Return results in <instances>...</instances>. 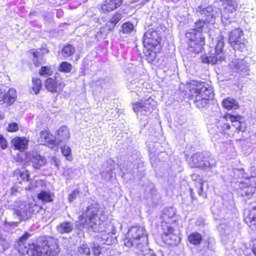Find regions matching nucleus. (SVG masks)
I'll return each instance as SVG.
<instances>
[{
  "instance_id": "1",
  "label": "nucleus",
  "mask_w": 256,
  "mask_h": 256,
  "mask_svg": "<svg viewBox=\"0 0 256 256\" xmlns=\"http://www.w3.org/2000/svg\"><path fill=\"white\" fill-rule=\"evenodd\" d=\"M30 236L28 232H24L18 240V250L20 254L30 256H56L59 254V246L52 237L40 236L36 242L28 244L27 247L25 242Z\"/></svg>"
},
{
  "instance_id": "2",
  "label": "nucleus",
  "mask_w": 256,
  "mask_h": 256,
  "mask_svg": "<svg viewBox=\"0 0 256 256\" xmlns=\"http://www.w3.org/2000/svg\"><path fill=\"white\" fill-rule=\"evenodd\" d=\"M182 92L198 109L206 108L214 97V91L210 83L196 80L186 82Z\"/></svg>"
},
{
  "instance_id": "3",
  "label": "nucleus",
  "mask_w": 256,
  "mask_h": 256,
  "mask_svg": "<svg viewBox=\"0 0 256 256\" xmlns=\"http://www.w3.org/2000/svg\"><path fill=\"white\" fill-rule=\"evenodd\" d=\"M162 37L159 31L154 28H149L142 37L144 54L146 60L152 64L156 60L157 54L162 50Z\"/></svg>"
},
{
  "instance_id": "4",
  "label": "nucleus",
  "mask_w": 256,
  "mask_h": 256,
  "mask_svg": "<svg viewBox=\"0 0 256 256\" xmlns=\"http://www.w3.org/2000/svg\"><path fill=\"white\" fill-rule=\"evenodd\" d=\"M176 216L175 210L169 207L165 208L162 212L161 216L162 218V228L164 230L162 234V237L164 238L170 245H176L180 242V238L178 235L174 234V229L172 226H168V222H175L176 220H172Z\"/></svg>"
},
{
  "instance_id": "5",
  "label": "nucleus",
  "mask_w": 256,
  "mask_h": 256,
  "mask_svg": "<svg viewBox=\"0 0 256 256\" xmlns=\"http://www.w3.org/2000/svg\"><path fill=\"white\" fill-rule=\"evenodd\" d=\"M222 118L226 121L229 120L232 123L238 122V126L234 124H230L228 122L222 124L220 126L221 132L224 136L232 138L236 134H238L240 132H244L246 130V123L242 121L243 116L240 114H233L231 113L226 112L223 115Z\"/></svg>"
},
{
  "instance_id": "6",
  "label": "nucleus",
  "mask_w": 256,
  "mask_h": 256,
  "mask_svg": "<svg viewBox=\"0 0 256 256\" xmlns=\"http://www.w3.org/2000/svg\"><path fill=\"white\" fill-rule=\"evenodd\" d=\"M188 50L191 52L198 54L204 50L206 37L202 32L190 30L185 34Z\"/></svg>"
},
{
  "instance_id": "7",
  "label": "nucleus",
  "mask_w": 256,
  "mask_h": 256,
  "mask_svg": "<svg viewBox=\"0 0 256 256\" xmlns=\"http://www.w3.org/2000/svg\"><path fill=\"white\" fill-rule=\"evenodd\" d=\"M147 238L148 234L144 227L138 226H133L128 229L126 234L124 244L126 246L130 248L141 244L142 241Z\"/></svg>"
},
{
  "instance_id": "8",
  "label": "nucleus",
  "mask_w": 256,
  "mask_h": 256,
  "mask_svg": "<svg viewBox=\"0 0 256 256\" xmlns=\"http://www.w3.org/2000/svg\"><path fill=\"white\" fill-rule=\"evenodd\" d=\"M237 189L241 196L250 198L254 195L256 188V177L254 176L243 178L236 182Z\"/></svg>"
},
{
  "instance_id": "9",
  "label": "nucleus",
  "mask_w": 256,
  "mask_h": 256,
  "mask_svg": "<svg viewBox=\"0 0 256 256\" xmlns=\"http://www.w3.org/2000/svg\"><path fill=\"white\" fill-rule=\"evenodd\" d=\"M224 42L223 40H218L214 48V54H210V56L202 55L200 58L202 62L214 65L218 64L219 62L224 60Z\"/></svg>"
},
{
  "instance_id": "10",
  "label": "nucleus",
  "mask_w": 256,
  "mask_h": 256,
  "mask_svg": "<svg viewBox=\"0 0 256 256\" xmlns=\"http://www.w3.org/2000/svg\"><path fill=\"white\" fill-rule=\"evenodd\" d=\"M66 85L64 78L58 72L52 77H48L44 80V88L52 94H60Z\"/></svg>"
},
{
  "instance_id": "11",
  "label": "nucleus",
  "mask_w": 256,
  "mask_h": 256,
  "mask_svg": "<svg viewBox=\"0 0 256 256\" xmlns=\"http://www.w3.org/2000/svg\"><path fill=\"white\" fill-rule=\"evenodd\" d=\"M244 36V31L240 28H235L229 32L228 42L235 51H242L246 47V44L242 40Z\"/></svg>"
},
{
  "instance_id": "12",
  "label": "nucleus",
  "mask_w": 256,
  "mask_h": 256,
  "mask_svg": "<svg viewBox=\"0 0 256 256\" xmlns=\"http://www.w3.org/2000/svg\"><path fill=\"white\" fill-rule=\"evenodd\" d=\"M243 220L250 229L256 232V206L244 210Z\"/></svg>"
},
{
  "instance_id": "13",
  "label": "nucleus",
  "mask_w": 256,
  "mask_h": 256,
  "mask_svg": "<svg viewBox=\"0 0 256 256\" xmlns=\"http://www.w3.org/2000/svg\"><path fill=\"white\" fill-rule=\"evenodd\" d=\"M124 0H104L100 4L98 10L102 14H107L120 8Z\"/></svg>"
},
{
  "instance_id": "14",
  "label": "nucleus",
  "mask_w": 256,
  "mask_h": 256,
  "mask_svg": "<svg viewBox=\"0 0 256 256\" xmlns=\"http://www.w3.org/2000/svg\"><path fill=\"white\" fill-rule=\"evenodd\" d=\"M32 56V60L33 64L36 68L39 67L42 63L45 62L44 58H39L40 56L44 54H46L49 53L50 50L46 46H42L38 49L32 48L28 52Z\"/></svg>"
},
{
  "instance_id": "15",
  "label": "nucleus",
  "mask_w": 256,
  "mask_h": 256,
  "mask_svg": "<svg viewBox=\"0 0 256 256\" xmlns=\"http://www.w3.org/2000/svg\"><path fill=\"white\" fill-rule=\"evenodd\" d=\"M188 163L192 168H206L209 164L204 154L199 152H196L192 156Z\"/></svg>"
},
{
  "instance_id": "16",
  "label": "nucleus",
  "mask_w": 256,
  "mask_h": 256,
  "mask_svg": "<svg viewBox=\"0 0 256 256\" xmlns=\"http://www.w3.org/2000/svg\"><path fill=\"white\" fill-rule=\"evenodd\" d=\"M38 142L40 145L48 146H55L56 144L52 133L48 128L40 132Z\"/></svg>"
},
{
  "instance_id": "17",
  "label": "nucleus",
  "mask_w": 256,
  "mask_h": 256,
  "mask_svg": "<svg viewBox=\"0 0 256 256\" xmlns=\"http://www.w3.org/2000/svg\"><path fill=\"white\" fill-rule=\"evenodd\" d=\"M222 2L223 12L222 16L228 19V14H232L236 11L238 3L236 0H220Z\"/></svg>"
},
{
  "instance_id": "18",
  "label": "nucleus",
  "mask_w": 256,
  "mask_h": 256,
  "mask_svg": "<svg viewBox=\"0 0 256 256\" xmlns=\"http://www.w3.org/2000/svg\"><path fill=\"white\" fill-rule=\"evenodd\" d=\"M28 140L24 136H16L11 140V146L14 150L24 152L28 147Z\"/></svg>"
},
{
  "instance_id": "19",
  "label": "nucleus",
  "mask_w": 256,
  "mask_h": 256,
  "mask_svg": "<svg viewBox=\"0 0 256 256\" xmlns=\"http://www.w3.org/2000/svg\"><path fill=\"white\" fill-rule=\"evenodd\" d=\"M197 12L201 15H204L205 17L204 20H208L209 23L215 20L216 17L214 14L213 8L210 6H208L206 8L199 6L197 8Z\"/></svg>"
},
{
  "instance_id": "20",
  "label": "nucleus",
  "mask_w": 256,
  "mask_h": 256,
  "mask_svg": "<svg viewBox=\"0 0 256 256\" xmlns=\"http://www.w3.org/2000/svg\"><path fill=\"white\" fill-rule=\"evenodd\" d=\"M122 18V14L119 12H116L112 15L110 19L106 23L104 28L108 32L112 30Z\"/></svg>"
},
{
  "instance_id": "21",
  "label": "nucleus",
  "mask_w": 256,
  "mask_h": 256,
  "mask_svg": "<svg viewBox=\"0 0 256 256\" xmlns=\"http://www.w3.org/2000/svg\"><path fill=\"white\" fill-rule=\"evenodd\" d=\"M17 98V92L14 88H10L8 91L4 92V104L7 106H10L14 104Z\"/></svg>"
},
{
  "instance_id": "22",
  "label": "nucleus",
  "mask_w": 256,
  "mask_h": 256,
  "mask_svg": "<svg viewBox=\"0 0 256 256\" xmlns=\"http://www.w3.org/2000/svg\"><path fill=\"white\" fill-rule=\"evenodd\" d=\"M150 100H153L152 99H151L150 97L147 98L146 102H148L146 103H144L141 101L135 102L132 104L133 110L136 114L141 112L142 110H144L146 112L149 111L150 108L148 106H150L151 105L150 102H149Z\"/></svg>"
},
{
  "instance_id": "23",
  "label": "nucleus",
  "mask_w": 256,
  "mask_h": 256,
  "mask_svg": "<svg viewBox=\"0 0 256 256\" xmlns=\"http://www.w3.org/2000/svg\"><path fill=\"white\" fill-rule=\"evenodd\" d=\"M97 216V212H92L90 214L87 216H84L83 214L80 215L78 217V220L82 226L90 225L92 226L96 224V219Z\"/></svg>"
},
{
  "instance_id": "24",
  "label": "nucleus",
  "mask_w": 256,
  "mask_h": 256,
  "mask_svg": "<svg viewBox=\"0 0 256 256\" xmlns=\"http://www.w3.org/2000/svg\"><path fill=\"white\" fill-rule=\"evenodd\" d=\"M59 142H67L70 137V131L66 126H62L56 132Z\"/></svg>"
},
{
  "instance_id": "25",
  "label": "nucleus",
  "mask_w": 256,
  "mask_h": 256,
  "mask_svg": "<svg viewBox=\"0 0 256 256\" xmlns=\"http://www.w3.org/2000/svg\"><path fill=\"white\" fill-rule=\"evenodd\" d=\"M14 176L16 177V180L19 181L20 184L22 182H28L30 180V176L28 170H20V168H16L13 173Z\"/></svg>"
},
{
  "instance_id": "26",
  "label": "nucleus",
  "mask_w": 256,
  "mask_h": 256,
  "mask_svg": "<svg viewBox=\"0 0 256 256\" xmlns=\"http://www.w3.org/2000/svg\"><path fill=\"white\" fill-rule=\"evenodd\" d=\"M222 106L224 109L228 110H237L240 108V106L236 100L229 97L222 100Z\"/></svg>"
},
{
  "instance_id": "27",
  "label": "nucleus",
  "mask_w": 256,
  "mask_h": 256,
  "mask_svg": "<svg viewBox=\"0 0 256 256\" xmlns=\"http://www.w3.org/2000/svg\"><path fill=\"white\" fill-rule=\"evenodd\" d=\"M32 88L30 90L31 93L38 94L42 88V80L40 78L32 77Z\"/></svg>"
},
{
  "instance_id": "28",
  "label": "nucleus",
  "mask_w": 256,
  "mask_h": 256,
  "mask_svg": "<svg viewBox=\"0 0 256 256\" xmlns=\"http://www.w3.org/2000/svg\"><path fill=\"white\" fill-rule=\"evenodd\" d=\"M188 240L190 244L194 246H198L202 242V236L200 233L194 232L190 233L188 236Z\"/></svg>"
},
{
  "instance_id": "29",
  "label": "nucleus",
  "mask_w": 256,
  "mask_h": 256,
  "mask_svg": "<svg viewBox=\"0 0 256 256\" xmlns=\"http://www.w3.org/2000/svg\"><path fill=\"white\" fill-rule=\"evenodd\" d=\"M75 52V47L70 44H64L61 50V54L64 58L72 56Z\"/></svg>"
},
{
  "instance_id": "30",
  "label": "nucleus",
  "mask_w": 256,
  "mask_h": 256,
  "mask_svg": "<svg viewBox=\"0 0 256 256\" xmlns=\"http://www.w3.org/2000/svg\"><path fill=\"white\" fill-rule=\"evenodd\" d=\"M54 194L49 192L41 190L37 195V198L44 203L51 202L53 201Z\"/></svg>"
},
{
  "instance_id": "31",
  "label": "nucleus",
  "mask_w": 256,
  "mask_h": 256,
  "mask_svg": "<svg viewBox=\"0 0 256 256\" xmlns=\"http://www.w3.org/2000/svg\"><path fill=\"white\" fill-rule=\"evenodd\" d=\"M207 24H210L208 20H204L202 19H198L194 22V28H192L190 30H194L196 32H202L204 28L205 25Z\"/></svg>"
},
{
  "instance_id": "32",
  "label": "nucleus",
  "mask_w": 256,
  "mask_h": 256,
  "mask_svg": "<svg viewBox=\"0 0 256 256\" xmlns=\"http://www.w3.org/2000/svg\"><path fill=\"white\" fill-rule=\"evenodd\" d=\"M38 74L42 77H50L53 74V70L50 66H43L38 70Z\"/></svg>"
},
{
  "instance_id": "33",
  "label": "nucleus",
  "mask_w": 256,
  "mask_h": 256,
  "mask_svg": "<svg viewBox=\"0 0 256 256\" xmlns=\"http://www.w3.org/2000/svg\"><path fill=\"white\" fill-rule=\"evenodd\" d=\"M72 70V65L66 61L61 62L58 66V70L63 73H69Z\"/></svg>"
},
{
  "instance_id": "34",
  "label": "nucleus",
  "mask_w": 256,
  "mask_h": 256,
  "mask_svg": "<svg viewBox=\"0 0 256 256\" xmlns=\"http://www.w3.org/2000/svg\"><path fill=\"white\" fill-rule=\"evenodd\" d=\"M134 26L130 22H126L122 24L121 26V32L124 34H130L134 30Z\"/></svg>"
},
{
  "instance_id": "35",
  "label": "nucleus",
  "mask_w": 256,
  "mask_h": 256,
  "mask_svg": "<svg viewBox=\"0 0 256 256\" xmlns=\"http://www.w3.org/2000/svg\"><path fill=\"white\" fill-rule=\"evenodd\" d=\"M45 164L44 159L42 158L40 155H37L33 156L32 159V166L36 168H40L42 166H44Z\"/></svg>"
},
{
  "instance_id": "36",
  "label": "nucleus",
  "mask_w": 256,
  "mask_h": 256,
  "mask_svg": "<svg viewBox=\"0 0 256 256\" xmlns=\"http://www.w3.org/2000/svg\"><path fill=\"white\" fill-rule=\"evenodd\" d=\"M60 233H68L72 230V226L68 222H64L58 226Z\"/></svg>"
},
{
  "instance_id": "37",
  "label": "nucleus",
  "mask_w": 256,
  "mask_h": 256,
  "mask_svg": "<svg viewBox=\"0 0 256 256\" xmlns=\"http://www.w3.org/2000/svg\"><path fill=\"white\" fill-rule=\"evenodd\" d=\"M61 151L62 153L67 160L69 161L72 160L71 149L69 146H64L61 148Z\"/></svg>"
},
{
  "instance_id": "38",
  "label": "nucleus",
  "mask_w": 256,
  "mask_h": 256,
  "mask_svg": "<svg viewBox=\"0 0 256 256\" xmlns=\"http://www.w3.org/2000/svg\"><path fill=\"white\" fill-rule=\"evenodd\" d=\"M19 130V126L16 122H11L8 124L6 128L7 132H15Z\"/></svg>"
},
{
  "instance_id": "39",
  "label": "nucleus",
  "mask_w": 256,
  "mask_h": 256,
  "mask_svg": "<svg viewBox=\"0 0 256 256\" xmlns=\"http://www.w3.org/2000/svg\"><path fill=\"white\" fill-rule=\"evenodd\" d=\"M92 250L94 256H100L102 253V248L98 244H94Z\"/></svg>"
},
{
  "instance_id": "40",
  "label": "nucleus",
  "mask_w": 256,
  "mask_h": 256,
  "mask_svg": "<svg viewBox=\"0 0 256 256\" xmlns=\"http://www.w3.org/2000/svg\"><path fill=\"white\" fill-rule=\"evenodd\" d=\"M204 180L202 178L195 182V186L198 189V193L200 196L202 195L203 192Z\"/></svg>"
},
{
  "instance_id": "41",
  "label": "nucleus",
  "mask_w": 256,
  "mask_h": 256,
  "mask_svg": "<svg viewBox=\"0 0 256 256\" xmlns=\"http://www.w3.org/2000/svg\"><path fill=\"white\" fill-rule=\"evenodd\" d=\"M102 240L104 241V244L110 246L112 244V236L110 234H104L102 238Z\"/></svg>"
},
{
  "instance_id": "42",
  "label": "nucleus",
  "mask_w": 256,
  "mask_h": 256,
  "mask_svg": "<svg viewBox=\"0 0 256 256\" xmlns=\"http://www.w3.org/2000/svg\"><path fill=\"white\" fill-rule=\"evenodd\" d=\"M0 146L2 150L6 149L8 146L6 138L1 134H0Z\"/></svg>"
},
{
  "instance_id": "43",
  "label": "nucleus",
  "mask_w": 256,
  "mask_h": 256,
  "mask_svg": "<svg viewBox=\"0 0 256 256\" xmlns=\"http://www.w3.org/2000/svg\"><path fill=\"white\" fill-rule=\"evenodd\" d=\"M78 191L74 190H73L70 194L68 196V200L70 202H72L74 200L76 196V195L78 194Z\"/></svg>"
},
{
  "instance_id": "44",
  "label": "nucleus",
  "mask_w": 256,
  "mask_h": 256,
  "mask_svg": "<svg viewBox=\"0 0 256 256\" xmlns=\"http://www.w3.org/2000/svg\"><path fill=\"white\" fill-rule=\"evenodd\" d=\"M14 213L20 218L27 216V210H24L23 211H22L20 210H16Z\"/></svg>"
},
{
  "instance_id": "45",
  "label": "nucleus",
  "mask_w": 256,
  "mask_h": 256,
  "mask_svg": "<svg viewBox=\"0 0 256 256\" xmlns=\"http://www.w3.org/2000/svg\"><path fill=\"white\" fill-rule=\"evenodd\" d=\"M250 246L252 252L256 256V237L251 240Z\"/></svg>"
},
{
  "instance_id": "46",
  "label": "nucleus",
  "mask_w": 256,
  "mask_h": 256,
  "mask_svg": "<svg viewBox=\"0 0 256 256\" xmlns=\"http://www.w3.org/2000/svg\"><path fill=\"white\" fill-rule=\"evenodd\" d=\"M84 248H82V250H84V253H85L86 255L90 256V252L89 250V248H88L86 246H83Z\"/></svg>"
},
{
  "instance_id": "47",
  "label": "nucleus",
  "mask_w": 256,
  "mask_h": 256,
  "mask_svg": "<svg viewBox=\"0 0 256 256\" xmlns=\"http://www.w3.org/2000/svg\"><path fill=\"white\" fill-rule=\"evenodd\" d=\"M4 92H2L1 90H0V102H2L4 104Z\"/></svg>"
},
{
  "instance_id": "48",
  "label": "nucleus",
  "mask_w": 256,
  "mask_h": 256,
  "mask_svg": "<svg viewBox=\"0 0 256 256\" xmlns=\"http://www.w3.org/2000/svg\"><path fill=\"white\" fill-rule=\"evenodd\" d=\"M190 196H191L192 198L194 194V192L193 190L192 189V188H190Z\"/></svg>"
},
{
  "instance_id": "49",
  "label": "nucleus",
  "mask_w": 256,
  "mask_h": 256,
  "mask_svg": "<svg viewBox=\"0 0 256 256\" xmlns=\"http://www.w3.org/2000/svg\"><path fill=\"white\" fill-rule=\"evenodd\" d=\"M4 241V239L2 238V237L0 236V241Z\"/></svg>"
},
{
  "instance_id": "50",
  "label": "nucleus",
  "mask_w": 256,
  "mask_h": 256,
  "mask_svg": "<svg viewBox=\"0 0 256 256\" xmlns=\"http://www.w3.org/2000/svg\"><path fill=\"white\" fill-rule=\"evenodd\" d=\"M17 161H19V162H22V159H20V160H16Z\"/></svg>"
},
{
  "instance_id": "51",
  "label": "nucleus",
  "mask_w": 256,
  "mask_h": 256,
  "mask_svg": "<svg viewBox=\"0 0 256 256\" xmlns=\"http://www.w3.org/2000/svg\"><path fill=\"white\" fill-rule=\"evenodd\" d=\"M30 188H31L30 187L29 188H28V190H30Z\"/></svg>"
}]
</instances>
